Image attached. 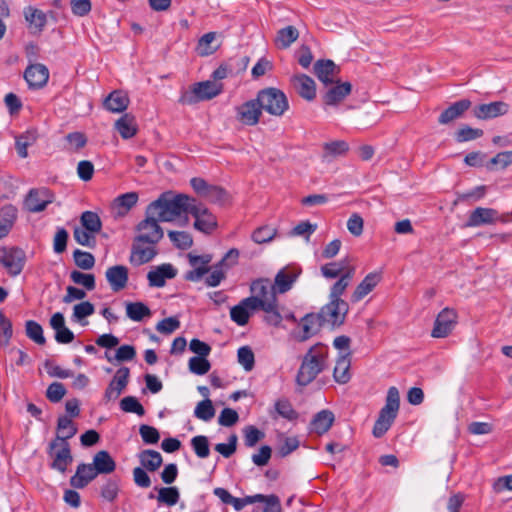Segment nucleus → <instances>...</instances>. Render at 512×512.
Returning a JSON list of instances; mask_svg holds the SVG:
<instances>
[{
	"label": "nucleus",
	"mask_w": 512,
	"mask_h": 512,
	"mask_svg": "<svg viewBox=\"0 0 512 512\" xmlns=\"http://www.w3.org/2000/svg\"><path fill=\"white\" fill-rule=\"evenodd\" d=\"M115 129L123 139H130L137 133L135 118L130 114H124L115 122Z\"/></svg>",
	"instance_id": "ea45409f"
},
{
	"label": "nucleus",
	"mask_w": 512,
	"mask_h": 512,
	"mask_svg": "<svg viewBox=\"0 0 512 512\" xmlns=\"http://www.w3.org/2000/svg\"><path fill=\"white\" fill-rule=\"evenodd\" d=\"M350 267L346 259L327 263L321 267L322 275L327 279H334L341 276Z\"/></svg>",
	"instance_id": "49530a36"
},
{
	"label": "nucleus",
	"mask_w": 512,
	"mask_h": 512,
	"mask_svg": "<svg viewBox=\"0 0 512 512\" xmlns=\"http://www.w3.org/2000/svg\"><path fill=\"white\" fill-rule=\"evenodd\" d=\"M350 366V352L338 357L333 371V378L337 383L346 384L350 380Z\"/></svg>",
	"instance_id": "c9c22d12"
},
{
	"label": "nucleus",
	"mask_w": 512,
	"mask_h": 512,
	"mask_svg": "<svg viewBox=\"0 0 512 512\" xmlns=\"http://www.w3.org/2000/svg\"><path fill=\"white\" fill-rule=\"evenodd\" d=\"M129 377L130 369L128 367H121L116 371L115 375L105 390V402L116 400L121 395V393L128 385Z\"/></svg>",
	"instance_id": "4468645a"
},
{
	"label": "nucleus",
	"mask_w": 512,
	"mask_h": 512,
	"mask_svg": "<svg viewBox=\"0 0 512 512\" xmlns=\"http://www.w3.org/2000/svg\"><path fill=\"white\" fill-rule=\"evenodd\" d=\"M120 409L126 413H135L138 416L145 414V409L134 396H126L120 401Z\"/></svg>",
	"instance_id": "5fc2aeb1"
},
{
	"label": "nucleus",
	"mask_w": 512,
	"mask_h": 512,
	"mask_svg": "<svg viewBox=\"0 0 512 512\" xmlns=\"http://www.w3.org/2000/svg\"><path fill=\"white\" fill-rule=\"evenodd\" d=\"M256 99L261 110L273 116H282L289 109L287 96L278 88L262 89L258 91Z\"/></svg>",
	"instance_id": "39448f33"
},
{
	"label": "nucleus",
	"mask_w": 512,
	"mask_h": 512,
	"mask_svg": "<svg viewBox=\"0 0 512 512\" xmlns=\"http://www.w3.org/2000/svg\"><path fill=\"white\" fill-rule=\"evenodd\" d=\"M457 323V313L450 308H444L436 317L431 336L445 338L454 329Z\"/></svg>",
	"instance_id": "ddd939ff"
},
{
	"label": "nucleus",
	"mask_w": 512,
	"mask_h": 512,
	"mask_svg": "<svg viewBox=\"0 0 512 512\" xmlns=\"http://www.w3.org/2000/svg\"><path fill=\"white\" fill-rule=\"evenodd\" d=\"M298 37V30L294 26H287L278 31L275 42L279 48L286 49L290 47Z\"/></svg>",
	"instance_id": "a18cd8bd"
},
{
	"label": "nucleus",
	"mask_w": 512,
	"mask_h": 512,
	"mask_svg": "<svg viewBox=\"0 0 512 512\" xmlns=\"http://www.w3.org/2000/svg\"><path fill=\"white\" fill-rule=\"evenodd\" d=\"M47 454L52 458L51 469L62 474L73 461L70 444L63 439H53L48 445Z\"/></svg>",
	"instance_id": "423d86ee"
},
{
	"label": "nucleus",
	"mask_w": 512,
	"mask_h": 512,
	"mask_svg": "<svg viewBox=\"0 0 512 512\" xmlns=\"http://www.w3.org/2000/svg\"><path fill=\"white\" fill-rule=\"evenodd\" d=\"M25 332L26 336L36 344L44 345L46 343L43 328L38 322L34 320H27L25 323Z\"/></svg>",
	"instance_id": "8fccbe9b"
},
{
	"label": "nucleus",
	"mask_w": 512,
	"mask_h": 512,
	"mask_svg": "<svg viewBox=\"0 0 512 512\" xmlns=\"http://www.w3.org/2000/svg\"><path fill=\"white\" fill-rule=\"evenodd\" d=\"M159 222L155 215L145 213V219L140 221L136 226L138 232V235L135 237L136 241L157 245L164 236V231L159 225Z\"/></svg>",
	"instance_id": "0eeeda50"
},
{
	"label": "nucleus",
	"mask_w": 512,
	"mask_h": 512,
	"mask_svg": "<svg viewBox=\"0 0 512 512\" xmlns=\"http://www.w3.org/2000/svg\"><path fill=\"white\" fill-rule=\"evenodd\" d=\"M222 91V84L216 83L214 81H204L198 82L193 85L192 95H184L181 97L180 101L182 103L191 104L195 101L199 100H210L217 95H219Z\"/></svg>",
	"instance_id": "f8f14e48"
},
{
	"label": "nucleus",
	"mask_w": 512,
	"mask_h": 512,
	"mask_svg": "<svg viewBox=\"0 0 512 512\" xmlns=\"http://www.w3.org/2000/svg\"><path fill=\"white\" fill-rule=\"evenodd\" d=\"M17 219V208L8 204L0 209V239L6 237Z\"/></svg>",
	"instance_id": "f704fd0d"
},
{
	"label": "nucleus",
	"mask_w": 512,
	"mask_h": 512,
	"mask_svg": "<svg viewBox=\"0 0 512 512\" xmlns=\"http://www.w3.org/2000/svg\"><path fill=\"white\" fill-rule=\"evenodd\" d=\"M24 78L30 88L39 89L47 84L49 70L43 64H31L25 69Z\"/></svg>",
	"instance_id": "a211bd4d"
},
{
	"label": "nucleus",
	"mask_w": 512,
	"mask_h": 512,
	"mask_svg": "<svg viewBox=\"0 0 512 512\" xmlns=\"http://www.w3.org/2000/svg\"><path fill=\"white\" fill-rule=\"evenodd\" d=\"M73 236L75 241L82 246L93 248L96 245L95 234L84 227H76Z\"/></svg>",
	"instance_id": "6e6d98bb"
},
{
	"label": "nucleus",
	"mask_w": 512,
	"mask_h": 512,
	"mask_svg": "<svg viewBox=\"0 0 512 512\" xmlns=\"http://www.w3.org/2000/svg\"><path fill=\"white\" fill-rule=\"evenodd\" d=\"M509 104L503 101H495L487 104H480L473 109L474 116L481 120L496 118L508 113Z\"/></svg>",
	"instance_id": "aec40b11"
},
{
	"label": "nucleus",
	"mask_w": 512,
	"mask_h": 512,
	"mask_svg": "<svg viewBox=\"0 0 512 512\" xmlns=\"http://www.w3.org/2000/svg\"><path fill=\"white\" fill-rule=\"evenodd\" d=\"M24 15L26 21L35 32H41L47 23L45 13L39 9L28 7L25 9Z\"/></svg>",
	"instance_id": "a19ab883"
},
{
	"label": "nucleus",
	"mask_w": 512,
	"mask_h": 512,
	"mask_svg": "<svg viewBox=\"0 0 512 512\" xmlns=\"http://www.w3.org/2000/svg\"><path fill=\"white\" fill-rule=\"evenodd\" d=\"M237 359L246 371H251L254 368L255 357L249 346H242L238 349Z\"/></svg>",
	"instance_id": "0e129e2a"
},
{
	"label": "nucleus",
	"mask_w": 512,
	"mask_h": 512,
	"mask_svg": "<svg viewBox=\"0 0 512 512\" xmlns=\"http://www.w3.org/2000/svg\"><path fill=\"white\" fill-rule=\"evenodd\" d=\"M274 407H275V411L277 412V414L279 416H281L282 418L289 420V421H294V420L298 419L299 414L293 408L291 402L288 399H286V398L278 399L275 402Z\"/></svg>",
	"instance_id": "09e8293b"
},
{
	"label": "nucleus",
	"mask_w": 512,
	"mask_h": 512,
	"mask_svg": "<svg viewBox=\"0 0 512 512\" xmlns=\"http://www.w3.org/2000/svg\"><path fill=\"white\" fill-rule=\"evenodd\" d=\"M381 275L377 272H371L365 276V278L356 287L353 294L351 295V301L357 303L368 295L380 282Z\"/></svg>",
	"instance_id": "2f4dec72"
},
{
	"label": "nucleus",
	"mask_w": 512,
	"mask_h": 512,
	"mask_svg": "<svg viewBox=\"0 0 512 512\" xmlns=\"http://www.w3.org/2000/svg\"><path fill=\"white\" fill-rule=\"evenodd\" d=\"M327 90L322 95V100L325 106L339 105L352 91L350 82H334L329 84Z\"/></svg>",
	"instance_id": "2eb2a0df"
},
{
	"label": "nucleus",
	"mask_w": 512,
	"mask_h": 512,
	"mask_svg": "<svg viewBox=\"0 0 512 512\" xmlns=\"http://www.w3.org/2000/svg\"><path fill=\"white\" fill-rule=\"evenodd\" d=\"M215 415V409L210 399L200 401L194 410V416L203 421H210Z\"/></svg>",
	"instance_id": "864d4df0"
},
{
	"label": "nucleus",
	"mask_w": 512,
	"mask_h": 512,
	"mask_svg": "<svg viewBox=\"0 0 512 512\" xmlns=\"http://www.w3.org/2000/svg\"><path fill=\"white\" fill-rule=\"evenodd\" d=\"M471 107L469 99H461L451 104L439 116L438 122L442 125L451 123L460 118Z\"/></svg>",
	"instance_id": "c756f323"
},
{
	"label": "nucleus",
	"mask_w": 512,
	"mask_h": 512,
	"mask_svg": "<svg viewBox=\"0 0 512 512\" xmlns=\"http://www.w3.org/2000/svg\"><path fill=\"white\" fill-rule=\"evenodd\" d=\"M77 433V428L72 419L67 416H60L57 420V435L55 439L68 441Z\"/></svg>",
	"instance_id": "79ce46f5"
},
{
	"label": "nucleus",
	"mask_w": 512,
	"mask_h": 512,
	"mask_svg": "<svg viewBox=\"0 0 512 512\" xmlns=\"http://www.w3.org/2000/svg\"><path fill=\"white\" fill-rule=\"evenodd\" d=\"M54 198V193L46 187L32 188L24 199L23 207L30 213L42 212L54 201Z\"/></svg>",
	"instance_id": "1a4fd4ad"
},
{
	"label": "nucleus",
	"mask_w": 512,
	"mask_h": 512,
	"mask_svg": "<svg viewBox=\"0 0 512 512\" xmlns=\"http://www.w3.org/2000/svg\"><path fill=\"white\" fill-rule=\"evenodd\" d=\"M82 226L90 232L98 233L102 228L100 217L92 211H85L80 218Z\"/></svg>",
	"instance_id": "603ef678"
},
{
	"label": "nucleus",
	"mask_w": 512,
	"mask_h": 512,
	"mask_svg": "<svg viewBox=\"0 0 512 512\" xmlns=\"http://www.w3.org/2000/svg\"><path fill=\"white\" fill-rule=\"evenodd\" d=\"M1 263L11 275L17 276L23 270L25 253L20 248H11L1 257Z\"/></svg>",
	"instance_id": "412c9836"
},
{
	"label": "nucleus",
	"mask_w": 512,
	"mask_h": 512,
	"mask_svg": "<svg viewBox=\"0 0 512 512\" xmlns=\"http://www.w3.org/2000/svg\"><path fill=\"white\" fill-rule=\"evenodd\" d=\"M498 219V212L492 208L477 207L470 212L466 227H479L482 225L493 224Z\"/></svg>",
	"instance_id": "5701e85b"
},
{
	"label": "nucleus",
	"mask_w": 512,
	"mask_h": 512,
	"mask_svg": "<svg viewBox=\"0 0 512 512\" xmlns=\"http://www.w3.org/2000/svg\"><path fill=\"white\" fill-rule=\"evenodd\" d=\"M335 418L330 410H321L311 421L312 431L318 435L325 434L333 425Z\"/></svg>",
	"instance_id": "e433bc0d"
},
{
	"label": "nucleus",
	"mask_w": 512,
	"mask_h": 512,
	"mask_svg": "<svg viewBox=\"0 0 512 512\" xmlns=\"http://www.w3.org/2000/svg\"><path fill=\"white\" fill-rule=\"evenodd\" d=\"M301 273V269L298 267H285L281 269L275 276L274 286L277 292L284 294L288 292L293 283L297 280Z\"/></svg>",
	"instance_id": "b1692460"
},
{
	"label": "nucleus",
	"mask_w": 512,
	"mask_h": 512,
	"mask_svg": "<svg viewBox=\"0 0 512 512\" xmlns=\"http://www.w3.org/2000/svg\"><path fill=\"white\" fill-rule=\"evenodd\" d=\"M277 234V230L271 226H262L252 233V240L258 244H264L272 241Z\"/></svg>",
	"instance_id": "13d9d810"
},
{
	"label": "nucleus",
	"mask_w": 512,
	"mask_h": 512,
	"mask_svg": "<svg viewBox=\"0 0 512 512\" xmlns=\"http://www.w3.org/2000/svg\"><path fill=\"white\" fill-rule=\"evenodd\" d=\"M168 236L171 242L179 249H188L193 244L191 236L184 231H169Z\"/></svg>",
	"instance_id": "774afa93"
},
{
	"label": "nucleus",
	"mask_w": 512,
	"mask_h": 512,
	"mask_svg": "<svg viewBox=\"0 0 512 512\" xmlns=\"http://www.w3.org/2000/svg\"><path fill=\"white\" fill-rule=\"evenodd\" d=\"M189 370L196 375H204L209 372L211 365L206 357L194 356L189 359Z\"/></svg>",
	"instance_id": "338daca9"
},
{
	"label": "nucleus",
	"mask_w": 512,
	"mask_h": 512,
	"mask_svg": "<svg viewBox=\"0 0 512 512\" xmlns=\"http://www.w3.org/2000/svg\"><path fill=\"white\" fill-rule=\"evenodd\" d=\"M73 258H74L75 264L81 269L89 270L94 267L95 258L90 252L76 249L73 252Z\"/></svg>",
	"instance_id": "e2e57ef3"
},
{
	"label": "nucleus",
	"mask_w": 512,
	"mask_h": 512,
	"mask_svg": "<svg viewBox=\"0 0 512 512\" xmlns=\"http://www.w3.org/2000/svg\"><path fill=\"white\" fill-rule=\"evenodd\" d=\"M291 85L297 94L306 101H313L316 97L315 81L306 74L294 75L290 79Z\"/></svg>",
	"instance_id": "6ab92c4d"
},
{
	"label": "nucleus",
	"mask_w": 512,
	"mask_h": 512,
	"mask_svg": "<svg viewBox=\"0 0 512 512\" xmlns=\"http://www.w3.org/2000/svg\"><path fill=\"white\" fill-rule=\"evenodd\" d=\"M348 310L349 306L346 301L329 299V303L323 306L318 314L323 323L339 326L344 323Z\"/></svg>",
	"instance_id": "9d476101"
},
{
	"label": "nucleus",
	"mask_w": 512,
	"mask_h": 512,
	"mask_svg": "<svg viewBox=\"0 0 512 512\" xmlns=\"http://www.w3.org/2000/svg\"><path fill=\"white\" fill-rule=\"evenodd\" d=\"M323 324L318 313L306 314L300 321L301 331L296 335V339L300 342L308 340L317 334Z\"/></svg>",
	"instance_id": "4be33fe9"
},
{
	"label": "nucleus",
	"mask_w": 512,
	"mask_h": 512,
	"mask_svg": "<svg viewBox=\"0 0 512 512\" xmlns=\"http://www.w3.org/2000/svg\"><path fill=\"white\" fill-rule=\"evenodd\" d=\"M399 406V391L392 386L388 389L385 405L381 408L373 426L372 434L375 438H381L390 429L398 415Z\"/></svg>",
	"instance_id": "20e7f679"
},
{
	"label": "nucleus",
	"mask_w": 512,
	"mask_h": 512,
	"mask_svg": "<svg viewBox=\"0 0 512 512\" xmlns=\"http://www.w3.org/2000/svg\"><path fill=\"white\" fill-rule=\"evenodd\" d=\"M70 279L78 285H82L87 290L91 291L95 289V277L93 274L82 273L78 270H73L70 273Z\"/></svg>",
	"instance_id": "69168bd1"
},
{
	"label": "nucleus",
	"mask_w": 512,
	"mask_h": 512,
	"mask_svg": "<svg viewBox=\"0 0 512 512\" xmlns=\"http://www.w3.org/2000/svg\"><path fill=\"white\" fill-rule=\"evenodd\" d=\"M13 335L12 322L0 310V346H7Z\"/></svg>",
	"instance_id": "bf43d9fd"
},
{
	"label": "nucleus",
	"mask_w": 512,
	"mask_h": 512,
	"mask_svg": "<svg viewBox=\"0 0 512 512\" xmlns=\"http://www.w3.org/2000/svg\"><path fill=\"white\" fill-rule=\"evenodd\" d=\"M140 464L144 469L150 472L156 471L163 463L161 454L152 449H146L138 454Z\"/></svg>",
	"instance_id": "4c0bfd02"
},
{
	"label": "nucleus",
	"mask_w": 512,
	"mask_h": 512,
	"mask_svg": "<svg viewBox=\"0 0 512 512\" xmlns=\"http://www.w3.org/2000/svg\"><path fill=\"white\" fill-rule=\"evenodd\" d=\"M177 275V270L172 264H161L152 269L147 274V279L151 287H163L166 279H173Z\"/></svg>",
	"instance_id": "393cba45"
},
{
	"label": "nucleus",
	"mask_w": 512,
	"mask_h": 512,
	"mask_svg": "<svg viewBox=\"0 0 512 512\" xmlns=\"http://www.w3.org/2000/svg\"><path fill=\"white\" fill-rule=\"evenodd\" d=\"M128 105L129 97L121 90L112 91L103 102L104 108L112 113H121Z\"/></svg>",
	"instance_id": "473e14b6"
},
{
	"label": "nucleus",
	"mask_w": 512,
	"mask_h": 512,
	"mask_svg": "<svg viewBox=\"0 0 512 512\" xmlns=\"http://www.w3.org/2000/svg\"><path fill=\"white\" fill-rule=\"evenodd\" d=\"M97 475L110 474L116 469V462L106 450L98 451L91 463Z\"/></svg>",
	"instance_id": "72a5a7b5"
},
{
	"label": "nucleus",
	"mask_w": 512,
	"mask_h": 512,
	"mask_svg": "<svg viewBox=\"0 0 512 512\" xmlns=\"http://www.w3.org/2000/svg\"><path fill=\"white\" fill-rule=\"evenodd\" d=\"M119 478H109L101 487V497L108 502H113L119 493Z\"/></svg>",
	"instance_id": "3c124183"
},
{
	"label": "nucleus",
	"mask_w": 512,
	"mask_h": 512,
	"mask_svg": "<svg viewBox=\"0 0 512 512\" xmlns=\"http://www.w3.org/2000/svg\"><path fill=\"white\" fill-rule=\"evenodd\" d=\"M139 199L137 192H127L117 196L112 204V209L117 217H124L137 204Z\"/></svg>",
	"instance_id": "7c9ffc66"
},
{
	"label": "nucleus",
	"mask_w": 512,
	"mask_h": 512,
	"mask_svg": "<svg viewBox=\"0 0 512 512\" xmlns=\"http://www.w3.org/2000/svg\"><path fill=\"white\" fill-rule=\"evenodd\" d=\"M193 201L194 198L186 194L167 191L147 206L146 214L155 215L161 222H173L182 217L187 222V214H189Z\"/></svg>",
	"instance_id": "f03ea898"
},
{
	"label": "nucleus",
	"mask_w": 512,
	"mask_h": 512,
	"mask_svg": "<svg viewBox=\"0 0 512 512\" xmlns=\"http://www.w3.org/2000/svg\"><path fill=\"white\" fill-rule=\"evenodd\" d=\"M254 311H257L255 301L247 297L231 308L230 317L237 325L244 326Z\"/></svg>",
	"instance_id": "a878e982"
},
{
	"label": "nucleus",
	"mask_w": 512,
	"mask_h": 512,
	"mask_svg": "<svg viewBox=\"0 0 512 512\" xmlns=\"http://www.w3.org/2000/svg\"><path fill=\"white\" fill-rule=\"evenodd\" d=\"M97 476L92 464L80 463L75 474L70 478V485L75 489H83Z\"/></svg>",
	"instance_id": "cd10ccee"
},
{
	"label": "nucleus",
	"mask_w": 512,
	"mask_h": 512,
	"mask_svg": "<svg viewBox=\"0 0 512 512\" xmlns=\"http://www.w3.org/2000/svg\"><path fill=\"white\" fill-rule=\"evenodd\" d=\"M144 244H146V242H138L136 238H134L129 258L132 265L140 266L146 264L157 255L156 245L148 244L144 246Z\"/></svg>",
	"instance_id": "f3484780"
},
{
	"label": "nucleus",
	"mask_w": 512,
	"mask_h": 512,
	"mask_svg": "<svg viewBox=\"0 0 512 512\" xmlns=\"http://www.w3.org/2000/svg\"><path fill=\"white\" fill-rule=\"evenodd\" d=\"M191 446L199 458H207L210 454L209 440L206 436H194L191 439Z\"/></svg>",
	"instance_id": "052dcab7"
},
{
	"label": "nucleus",
	"mask_w": 512,
	"mask_h": 512,
	"mask_svg": "<svg viewBox=\"0 0 512 512\" xmlns=\"http://www.w3.org/2000/svg\"><path fill=\"white\" fill-rule=\"evenodd\" d=\"M239 251L236 248L230 249L220 261L211 265L212 255L193 253L187 254L190 270L184 273L183 278L190 282L204 281L206 287H218L226 279L227 271L237 263Z\"/></svg>",
	"instance_id": "f257e3e1"
},
{
	"label": "nucleus",
	"mask_w": 512,
	"mask_h": 512,
	"mask_svg": "<svg viewBox=\"0 0 512 512\" xmlns=\"http://www.w3.org/2000/svg\"><path fill=\"white\" fill-rule=\"evenodd\" d=\"M339 67L332 60H318L314 64V73L317 78L325 85L333 84L334 77L339 74Z\"/></svg>",
	"instance_id": "bb28decb"
},
{
	"label": "nucleus",
	"mask_w": 512,
	"mask_h": 512,
	"mask_svg": "<svg viewBox=\"0 0 512 512\" xmlns=\"http://www.w3.org/2000/svg\"><path fill=\"white\" fill-rule=\"evenodd\" d=\"M106 279L114 292L124 289L128 282V268L123 265L109 267L105 272Z\"/></svg>",
	"instance_id": "c85d7f7f"
},
{
	"label": "nucleus",
	"mask_w": 512,
	"mask_h": 512,
	"mask_svg": "<svg viewBox=\"0 0 512 512\" xmlns=\"http://www.w3.org/2000/svg\"><path fill=\"white\" fill-rule=\"evenodd\" d=\"M260 310L266 313L264 317V321L271 326H279L282 322V315L278 309V302L274 304L267 303L266 307L261 308Z\"/></svg>",
	"instance_id": "680f3d73"
},
{
	"label": "nucleus",
	"mask_w": 512,
	"mask_h": 512,
	"mask_svg": "<svg viewBox=\"0 0 512 512\" xmlns=\"http://www.w3.org/2000/svg\"><path fill=\"white\" fill-rule=\"evenodd\" d=\"M252 295L248 297L255 301L257 310L266 307L267 303L274 304L277 300V289L268 279H257L250 286Z\"/></svg>",
	"instance_id": "6e6552de"
},
{
	"label": "nucleus",
	"mask_w": 512,
	"mask_h": 512,
	"mask_svg": "<svg viewBox=\"0 0 512 512\" xmlns=\"http://www.w3.org/2000/svg\"><path fill=\"white\" fill-rule=\"evenodd\" d=\"M327 347L321 343L312 346L302 359L296 375V383L300 386L310 384L326 367Z\"/></svg>",
	"instance_id": "7ed1b4c3"
},
{
	"label": "nucleus",
	"mask_w": 512,
	"mask_h": 512,
	"mask_svg": "<svg viewBox=\"0 0 512 512\" xmlns=\"http://www.w3.org/2000/svg\"><path fill=\"white\" fill-rule=\"evenodd\" d=\"M189 214L195 218V229L203 233L209 234L217 227L216 217L205 205L199 203L195 198L189 210Z\"/></svg>",
	"instance_id": "9b49d317"
},
{
	"label": "nucleus",
	"mask_w": 512,
	"mask_h": 512,
	"mask_svg": "<svg viewBox=\"0 0 512 512\" xmlns=\"http://www.w3.org/2000/svg\"><path fill=\"white\" fill-rule=\"evenodd\" d=\"M261 115L262 110L256 98L246 101L236 108V117L244 125H256Z\"/></svg>",
	"instance_id": "dca6fc26"
},
{
	"label": "nucleus",
	"mask_w": 512,
	"mask_h": 512,
	"mask_svg": "<svg viewBox=\"0 0 512 512\" xmlns=\"http://www.w3.org/2000/svg\"><path fill=\"white\" fill-rule=\"evenodd\" d=\"M323 160H329L330 157L345 155L349 150V145L344 140H336L323 144Z\"/></svg>",
	"instance_id": "37998d69"
},
{
	"label": "nucleus",
	"mask_w": 512,
	"mask_h": 512,
	"mask_svg": "<svg viewBox=\"0 0 512 512\" xmlns=\"http://www.w3.org/2000/svg\"><path fill=\"white\" fill-rule=\"evenodd\" d=\"M180 499V492L176 486L161 487L158 489L157 501L166 504L167 506H174Z\"/></svg>",
	"instance_id": "de8ad7c7"
},
{
	"label": "nucleus",
	"mask_w": 512,
	"mask_h": 512,
	"mask_svg": "<svg viewBox=\"0 0 512 512\" xmlns=\"http://www.w3.org/2000/svg\"><path fill=\"white\" fill-rule=\"evenodd\" d=\"M126 315L129 319L140 322L151 315V310L143 302L126 303Z\"/></svg>",
	"instance_id": "c03bdc74"
},
{
	"label": "nucleus",
	"mask_w": 512,
	"mask_h": 512,
	"mask_svg": "<svg viewBox=\"0 0 512 512\" xmlns=\"http://www.w3.org/2000/svg\"><path fill=\"white\" fill-rule=\"evenodd\" d=\"M355 274V267H348L347 270L340 276L339 280L336 281L330 290L329 299L342 300L341 296L349 286L352 278Z\"/></svg>",
	"instance_id": "58836bf2"
},
{
	"label": "nucleus",
	"mask_w": 512,
	"mask_h": 512,
	"mask_svg": "<svg viewBox=\"0 0 512 512\" xmlns=\"http://www.w3.org/2000/svg\"><path fill=\"white\" fill-rule=\"evenodd\" d=\"M483 135V130L478 128H471L467 125L461 126L455 133V140L458 143H463L480 138Z\"/></svg>",
	"instance_id": "4d7b16f0"
}]
</instances>
